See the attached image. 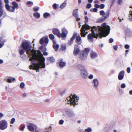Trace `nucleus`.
Here are the masks:
<instances>
[{
	"mask_svg": "<svg viewBox=\"0 0 132 132\" xmlns=\"http://www.w3.org/2000/svg\"><path fill=\"white\" fill-rule=\"evenodd\" d=\"M106 23H103L101 26H95L92 27V34L94 37H97L100 36V38L102 37H105L108 35L110 33V27L109 26L106 25Z\"/></svg>",
	"mask_w": 132,
	"mask_h": 132,
	"instance_id": "nucleus-2",
	"label": "nucleus"
},
{
	"mask_svg": "<svg viewBox=\"0 0 132 132\" xmlns=\"http://www.w3.org/2000/svg\"><path fill=\"white\" fill-rule=\"evenodd\" d=\"M92 84L93 85L94 87L95 88H97L99 82L97 79H93Z\"/></svg>",
	"mask_w": 132,
	"mask_h": 132,
	"instance_id": "nucleus-20",
	"label": "nucleus"
},
{
	"mask_svg": "<svg viewBox=\"0 0 132 132\" xmlns=\"http://www.w3.org/2000/svg\"><path fill=\"white\" fill-rule=\"evenodd\" d=\"M15 80V78H13L12 77H10L7 79V81L8 83H11Z\"/></svg>",
	"mask_w": 132,
	"mask_h": 132,
	"instance_id": "nucleus-27",
	"label": "nucleus"
},
{
	"mask_svg": "<svg viewBox=\"0 0 132 132\" xmlns=\"http://www.w3.org/2000/svg\"><path fill=\"white\" fill-rule=\"evenodd\" d=\"M85 131V132H90L92 131V129L88 127L87 129H86Z\"/></svg>",
	"mask_w": 132,
	"mask_h": 132,
	"instance_id": "nucleus-37",
	"label": "nucleus"
},
{
	"mask_svg": "<svg viewBox=\"0 0 132 132\" xmlns=\"http://www.w3.org/2000/svg\"><path fill=\"white\" fill-rule=\"evenodd\" d=\"M48 61H50L51 62H53L55 61V59L53 57H48L47 58Z\"/></svg>",
	"mask_w": 132,
	"mask_h": 132,
	"instance_id": "nucleus-30",
	"label": "nucleus"
},
{
	"mask_svg": "<svg viewBox=\"0 0 132 132\" xmlns=\"http://www.w3.org/2000/svg\"><path fill=\"white\" fill-rule=\"evenodd\" d=\"M76 42L78 45H80L81 43V38L79 35L76 36Z\"/></svg>",
	"mask_w": 132,
	"mask_h": 132,
	"instance_id": "nucleus-22",
	"label": "nucleus"
},
{
	"mask_svg": "<svg viewBox=\"0 0 132 132\" xmlns=\"http://www.w3.org/2000/svg\"><path fill=\"white\" fill-rule=\"evenodd\" d=\"M8 123L5 120H2L0 121V129L3 130L6 129L8 127Z\"/></svg>",
	"mask_w": 132,
	"mask_h": 132,
	"instance_id": "nucleus-8",
	"label": "nucleus"
},
{
	"mask_svg": "<svg viewBox=\"0 0 132 132\" xmlns=\"http://www.w3.org/2000/svg\"><path fill=\"white\" fill-rule=\"evenodd\" d=\"M87 55H86V54L84 53L81 52V54L79 56V58L82 60H85L87 57Z\"/></svg>",
	"mask_w": 132,
	"mask_h": 132,
	"instance_id": "nucleus-23",
	"label": "nucleus"
},
{
	"mask_svg": "<svg viewBox=\"0 0 132 132\" xmlns=\"http://www.w3.org/2000/svg\"><path fill=\"white\" fill-rule=\"evenodd\" d=\"M109 42L110 43H112L113 41V39L112 38H110L109 40Z\"/></svg>",
	"mask_w": 132,
	"mask_h": 132,
	"instance_id": "nucleus-58",
	"label": "nucleus"
},
{
	"mask_svg": "<svg viewBox=\"0 0 132 132\" xmlns=\"http://www.w3.org/2000/svg\"><path fill=\"white\" fill-rule=\"evenodd\" d=\"M92 27L90 26L88 24H87L86 23L84 25H83L81 29V37H85L86 35L88 34L87 32H85V29L86 30H89L91 28L92 29Z\"/></svg>",
	"mask_w": 132,
	"mask_h": 132,
	"instance_id": "nucleus-5",
	"label": "nucleus"
},
{
	"mask_svg": "<svg viewBox=\"0 0 132 132\" xmlns=\"http://www.w3.org/2000/svg\"><path fill=\"white\" fill-rule=\"evenodd\" d=\"M65 93V91L64 90L62 92H61V96H63L64 94Z\"/></svg>",
	"mask_w": 132,
	"mask_h": 132,
	"instance_id": "nucleus-59",
	"label": "nucleus"
},
{
	"mask_svg": "<svg viewBox=\"0 0 132 132\" xmlns=\"http://www.w3.org/2000/svg\"><path fill=\"white\" fill-rule=\"evenodd\" d=\"M67 4L65 1L62 3L60 6V8H64L66 6Z\"/></svg>",
	"mask_w": 132,
	"mask_h": 132,
	"instance_id": "nucleus-32",
	"label": "nucleus"
},
{
	"mask_svg": "<svg viewBox=\"0 0 132 132\" xmlns=\"http://www.w3.org/2000/svg\"><path fill=\"white\" fill-rule=\"evenodd\" d=\"M105 6L104 4H101L100 5L97 4H94L95 8H104Z\"/></svg>",
	"mask_w": 132,
	"mask_h": 132,
	"instance_id": "nucleus-21",
	"label": "nucleus"
},
{
	"mask_svg": "<svg viewBox=\"0 0 132 132\" xmlns=\"http://www.w3.org/2000/svg\"><path fill=\"white\" fill-rule=\"evenodd\" d=\"M12 4L13 6H11V7L12 8H17L18 5L17 2L15 1H13L12 2Z\"/></svg>",
	"mask_w": 132,
	"mask_h": 132,
	"instance_id": "nucleus-24",
	"label": "nucleus"
},
{
	"mask_svg": "<svg viewBox=\"0 0 132 132\" xmlns=\"http://www.w3.org/2000/svg\"><path fill=\"white\" fill-rule=\"evenodd\" d=\"M115 0H110V4L108 6V7L109 8H111L113 7L112 6L113 5Z\"/></svg>",
	"mask_w": 132,
	"mask_h": 132,
	"instance_id": "nucleus-25",
	"label": "nucleus"
},
{
	"mask_svg": "<svg viewBox=\"0 0 132 132\" xmlns=\"http://www.w3.org/2000/svg\"><path fill=\"white\" fill-rule=\"evenodd\" d=\"M90 50V49L88 48H86L85 49L84 51H82V52L84 53L85 54H86V55H87L88 53Z\"/></svg>",
	"mask_w": 132,
	"mask_h": 132,
	"instance_id": "nucleus-29",
	"label": "nucleus"
},
{
	"mask_svg": "<svg viewBox=\"0 0 132 132\" xmlns=\"http://www.w3.org/2000/svg\"><path fill=\"white\" fill-rule=\"evenodd\" d=\"M49 37L51 40L54 39L55 38L54 36L52 34L49 35Z\"/></svg>",
	"mask_w": 132,
	"mask_h": 132,
	"instance_id": "nucleus-38",
	"label": "nucleus"
},
{
	"mask_svg": "<svg viewBox=\"0 0 132 132\" xmlns=\"http://www.w3.org/2000/svg\"><path fill=\"white\" fill-rule=\"evenodd\" d=\"M7 11L10 12H13L14 11V9H7Z\"/></svg>",
	"mask_w": 132,
	"mask_h": 132,
	"instance_id": "nucleus-51",
	"label": "nucleus"
},
{
	"mask_svg": "<svg viewBox=\"0 0 132 132\" xmlns=\"http://www.w3.org/2000/svg\"><path fill=\"white\" fill-rule=\"evenodd\" d=\"M20 53L21 56V57H23V54L24 53V50H25V43L23 42L21 46L19 48Z\"/></svg>",
	"mask_w": 132,
	"mask_h": 132,
	"instance_id": "nucleus-11",
	"label": "nucleus"
},
{
	"mask_svg": "<svg viewBox=\"0 0 132 132\" xmlns=\"http://www.w3.org/2000/svg\"><path fill=\"white\" fill-rule=\"evenodd\" d=\"M85 23H87L88 22V18L87 16H86L85 17Z\"/></svg>",
	"mask_w": 132,
	"mask_h": 132,
	"instance_id": "nucleus-49",
	"label": "nucleus"
},
{
	"mask_svg": "<svg viewBox=\"0 0 132 132\" xmlns=\"http://www.w3.org/2000/svg\"><path fill=\"white\" fill-rule=\"evenodd\" d=\"M129 15L128 17V19L129 20L132 21V10L129 11Z\"/></svg>",
	"mask_w": 132,
	"mask_h": 132,
	"instance_id": "nucleus-31",
	"label": "nucleus"
},
{
	"mask_svg": "<svg viewBox=\"0 0 132 132\" xmlns=\"http://www.w3.org/2000/svg\"><path fill=\"white\" fill-rule=\"evenodd\" d=\"M50 16V14L47 12L44 13L43 14V17L45 18H47L48 16Z\"/></svg>",
	"mask_w": 132,
	"mask_h": 132,
	"instance_id": "nucleus-33",
	"label": "nucleus"
},
{
	"mask_svg": "<svg viewBox=\"0 0 132 132\" xmlns=\"http://www.w3.org/2000/svg\"><path fill=\"white\" fill-rule=\"evenodd\" d=\"M92 6V4L89 3H87L86 6V8H90Z\"/></svg>",
	"mask_w": 132,
	"mask_h": 132,
	"instance_id": "nucleus-41",
	"label": "nucleus"
},
{
	"mask_svg": "<svg viewBox=\"0 0 132 132\" xmlns=\"http://www.w3.org/2000/svg\"><path fill=\"white\" fill-rule=\"evenodd\" d=\"M78 46L77 45L75 46L73 51V54L75 55H77L80 52V50L78 48Z\"/></svg>",
	"mask_w": 132,
	"mask_h": 132,
	"instance_id": "nucleus-17",
	"label": "nucleus"
},
{
	"mask_svg": "<svg viewBox=\"0 0 132 132\" xmlns=\"http://www.w3.org/2000/svg\"><path fill=\"white\" fill-rule=\"evenodd\" d=\"M43 55L47 56L48 55V53L46 52H44L43 53Z\"/></svg>",
	"mask_w": 132,
	"mask_h": 132,
	"instance_id": "nucleus-57",
	"label": "nucleus"
},
{
	"mask_svg": "<svg viewBox=\"0 0 132 132\" xmlns=\"http://www.w3.org/2000/svg\"><path fill=\"white\" fill-rule=\"evenodd\" d=\"M26 4L29 6H31L33 5V2L30 1H28L26 3Z\"/></svg>",
	"mask_w": 132,
	"mask_h": 132,
	"instance_id": "nucleus-35",
	"label": "nucleus"
},
{
	"mask_svg": "<svg viewBox=\"0 0 132 132\" xmlns=\"http://www.w3.org/2000/svg\"><path fill=\"white\" fill-rule=\"evenodd\" d=\"M3 11L2 9H0V16H1L2 14Z\"/></svg>",
	"mask_w": 132,
	"mask_h": 132,
	"instance_id": "nucleus-60",
	"label": "nucleus"
},
{
	"mask_svg": "<svg viewBox=\"0 0 132 132\" xmlns=\"http://www.w3.org/2000/svg\"><path fill=\"white\" fill-rule=\"evenodd\" d=\"M49 40L47 37H46L44 39V42L45 43L47 44L48 43Z\"/></svg>",
	"mask_w": 132,
	"mask_h": 132,
	"instance_id": "nucleus-40",
	"label": "nucleus"
},
{
	"mask_svg": "<svg viewBox=\"0 0 132 132\" xmlns=\"http://www.w3.org/2000/svg\"><path fill=\"white\" fill-rule=\"evenodd\" d=\"M52 31L53 33L58 37L59 38L61 37L60 31L57 28H55Z\"/></svg>",
	"mask_w": 132,
	"mask_h": 132,
	"instance_id": "nucleus-13",
	"label": "nucleus"
},
{
	"mask_svg": "<svg viewBox=\"0 0 132 132\" xmlns=\"http://www.w3.org/2000/svg\"><path fill=\"white\" fill-rule=\"evenodd\" d=\"M64 122V121L63 120H60L59 123L60 125H62Z\"/></svg>",
	"mask_w": 132,
	"mask_h": 132,
	"instance_id": "nucleus-48",
	"label": "nucleus"
},
{
	"mask_svg": "<svg viewBox=\"0 0 132 132\" xmlns=\"http://www.w3.org/2000/svg\"><path fill=\"white\" fill-rule=\"evenodd\" d=\"M122 2V0H118L117 1V3L119 5H120Z\"/></svg>",
	"mask_w": 132,
	"mask_h": 132,
	"instance_id": "nucleus-53",
	"label": "nucleus"
},
{
	"mask_svg": "<svg viewBox=\"0 0 132 132\" xmlns=\"http://www.w3.org/2000/svg\"><path fill=\"white\" fill-rule=\"evenodd\" d=\"M65 112L67 115L68 117L73 118L75 117V114L72 110L67 109L65 110Z\"/></svg>",
	"mask_w": 132,
	"mask_h": 132,
	"instance_id": "nucleus-9",
	"label": "nucleus"
},
{
	"mask_svg": "<svg viewBox=\"0 0 132 132\" xmlns=\"http://www.w3.org/2000/svg\"><path fill=\"white\" fill-rule=\"evenodd\" d=\"M61 48L62 50H65L66 48V46L65 45H62L61 46Z\"/></svg>",
	"mask_w": 132,
	"mask_h": 132,
	"instance_id": "nucleus-42",
	"label": "nucleus"
},
{
	"mask_svg": "<svg viewBox=\"0 0 132 132\" xmlns=\"http://www.w3.org/2000/svg\"><path fill=\"white\" fill-rule=\"evenodd\" d=\"M68 31L64 27L62 29V34H61V37L64 38L68 34Z\"/></svg>",
	"mask_w": 132,
	"mask_h": 132,
	"instance_id": "nucleus-12",
	"label": "nucleus"
},
{
	"mask_svg": "<svg viewBox=\"0 0 132 132\" xmlns=\"http://www.w3.org/2000/svg\"><path fill=\"white\" fill-rule=\"evenodd\" d=\"M79 97L75 94H71L69 97L67 98L65 101L67 104H69L71 105H73V106L78 104Z\"/></svg>",
	"mask_w": 132,
	"mask_h": 132,
	"instance_id": "nucleus-3",
	"label": "nucleus"
},
{
	"mask_svg": "<svg viewBox=\"0 0 132 132\" xmlns=\"http://www.w3.org/2000/svg\"><path fill=\"white\" fill-rule=\"evenodd\" d=\"M5 7L6 8H10L11 7V6H10L8 3L5 4Z\"/></svg>",
	"mask_w": 132,
	"mask_h": 132,
	"instance_id": "nucleus-44",
	"label": "nucleus"
},
{
	"mask_svg": "<svg viewBox=\"0 0 132 132\" xmlns=\"http://www.w3.org/2000/svg\"><path fill=\"white\" fill-rule=\"evenodd\" d=\"M44 38H42L39 41V43L41 44H43L44 42Z\"/></svg>",
	"mask_w": 132,
	"mask_h": 132,
	"instance_id": "nucleus-39",
	"label": "nucleus"
},
{
	"mask_svg": "<svg viewBox=\"0 0 132 132\" xmlns=\"http://www.w3.org/2000/svg\"><path fill=\"white\" fill-rule=\"evenodd\" d=\"M4 2L6 4L8 3H9V0H4Z\"/></svg>",
	"mask_w": 132,
	"mask_h": 132,
	"instance_id": "nucleus-63",
	"label": "nucleus"
},
{
	"mask_svg": "<svg viewBox=\"0 0 132 132\" xmlns=\"http://www.w3.org/2000/svg\"><path fill=\"white\" fill-rule=\"evenodd\" d=\"M119 93L120 94H122V89H119Z\"/></svg>",
	"mask_w": 132,
	"mask_h": 132,
	"instance_id": "nucleus-64",
	"label": "nucleus"
},
{
	"mask_svg": "<svg viewBox=\"0 0 132 132\" xmlns=\"http://www.w3.org/2000/svg\"><path fill=\"white\" fill-rule=\"evenodd\" d=\"M92 9H90V11L91 12L93 11L94 12H96L97 11V9H93V10Z\"/></svg>",
	"mask_w": 132,
	"mask_h": 132,
	"instance_id": "nucleus-52",
	"label": "nucleus"
},
{
	"mask_svg": "<svg viewBox=\"0 0 132 132\" xmlns=\"http://www.w3.org/2000/svg\"><path fill=\"white\" fill-rule=\"evenodd\" d=\"M37 52L38 55H37L36 50H32V54L31 55V57L30 59V61L32 62V64L29 67L30 69L35 70L36 71L38 72L40 68H45V59L39 50H38Z\"/></svg>",
	"mask_w": 132,
	"mask_h": 132,
	"instance_id": "nucleus-1",
	"label": "nucleus"
},
{
	"mask_svg": "<svg viewBox=\"0 0 132 132\" xmlns=\"http://www.w3.org/2000/svg\"><path fill=\"white\" fill-rule=\"evenodd\" d=\"M90 57L91 59H94L96 58L97 56V54L95 51L91 50L90 52Z\"/></svg>",
	"mask_w": 132,
	"mask_h": 132,
	"instance_id": "nucleus-14",
	"label": "nucleus"
},
{
	"mask_svg": "<svg viewBox=\"0 0 132 132\" xmlns=\"http://www.w3.org/2000/svg\"><path fill=\"white\" fill-rule=\"evenodd\" d=\"M109 11H108L107 12L105 13L104 16H103L101 18L98 19L97 20V21L100 22H103L109 16Z\"/></svg>",
	"mask_w": 132,
	"mask_h": 132,
	"instance_id": "nucleus-10",
	"label": "nucleus"
},
{
	"mask_svg": "<svg viewBox=\"0 0 132 132\" xmlns=\"http://www.w3.org/2000/svg\"><path fill=\"white\" fill-rule=\"evenodd\" d=\"M53 46L55 51H57L59 47V46L58 44H53Z\"/></svg>",
	"mask_w": 132,
	"mask_h": 132,
	"instance_id": "nucleus-28",
	"label": "nucleus"
},
{
	"mask_svg": "<svg viewBox=\"0 0 132 132\" xmlns=\"http://www.w3.org/2000/svg\"><path fill=\"white\" fill-rule=\"evenodd\" d=\"M100 14L101 15L104 16L103 15H104L105 14V12H104L103 10H101L100 11Z\"/></svg>",
	"mask_w": 132,
	"mask_h": 132,
	"instance_id": "nucleus-45",
	"label": "nucleus"
},
{
	"mask_svg": "<svg viewBox=\"0 0 132 132\" xmlns=\"http://www.w3.org/2000/svg\"><path fill=\"white\" fill-rule=\"evenodd\" d=\"M79 69L81 76L83 78H87L88 77V73L84 67L82 65H80Z\"/></svg>",
	"mask_w": 132,
	"mask_h": 132,
	"instance_id": "nucleus-6",
	"label": "nucleus"
},
{
	"mask_svg": "<svg viewBox=\"0 0 132 132\" xmlns=\"http://www.w3.org/2000/svg\"><path fill=\"white\" fill-rule=\"evenodd\" d=\"M34 16L37 19L40 18V13H34L33 14Z\"/></svg>",
	"mask_w": 132,
	"mask_h": 132,
	"instance_id": "nucleus-26",
	"label": "nucleus"
},
{
	"mask_svg": "<svg viewBox=\"0 0 132 132\" xmlns=\"http://www.w3.org/2000/svg\"><path fill=\"white\" fill-rule=\"evenodd\" d=\"M32 46L30 42L28 40H25V52L28 55L31 56L32 53V50H31Z\"/></svg>",
	"mask_w": 132,
	"mask_h": 132,
	"instance_id": "nucleus-4",
	"label": "nucleus"
},
{
	"mask_svg": "<svg viewBox=\"0 0 132 132\" xmlns=\"http://www.w3.org/2000/svg\"><path fill=\"white\" fill-rule=\"evenodd\" d=\"M24 85L23 82H21L20 85V87L21 88H23L24 87Z\"/></svg>",
	"mask_w": 132,
	"mask_h": 132,
	"instance_id": "nucleus-43",
	"label": "nucleus"
},
{
	"mask_svg": "<svg viewBox=\"0 0 132 132\" xmlns=\"http://www.w3.org/2000/svg\"><path fill=\"white\" fill-rule=\"evenodd\" d=\"M77 35V33L76 32H74L72 37L71 38L70 40L69 41L68 44L70 45H71L73 43V41L75 39Z\"/></svg>",
	"mask_w": 132,
	"mask_h": 132,
	"instance_id": "nucleus-15",
	"label": "nucleus"
},
{
	"mask_svg": "<svg viewBox=\"0 0 132 132\" xmlns=\"http://www.w3.org/2000/svg\"><path fill=\"white\" fill-rule=\"evenodd\" d=\"M118 48V46L117 45H115L113 46V48L115 50H117Z\"/></svg>",
	"mask_w": 132,
	"mask_h": 132,
	"instance_id": "nucleus-61",
	"label": "nucleus"
},
{
	"mask_svg": "<svg viewBox=\"0 0 132 132\" xmlns=\"http://www.w3.org/2000/svg\"><path fill=\"white\" fill-rule=\"evenodd\" d=\"M93 75L91 74L90 75L88 76V78L90 79H91L93 78Z\"/></svg>",
	"mask_w": 132,
	"mask_h": 132,
	"instance_id": "nucleus-56",
	"label": "nucleus"
},
{
	"mask_svg": "<svg viewBox=\"0 0 132 132\" xmlns=\"http://www.w3.org/2000/svg\"><path fill=\"white\" fill-rule=\"evenodd\" d=\"M26 124L28 129L29 130L31 131H34V132H38V130L37 129V127L33 124L27 122Z\"/></svg>",
	"mask_w": 132,
	"mask_h": 132,
	"instance_id": "nucleus-7",
	"label": "nucleus"
},
{
	"mask_svg": "<svg viewBox=\"0 0 132 132\" xmlns=\"http://www.w3.org/2000/svg\"><path fill=\"white\" fill-rule=\"evenodd\" d=\"M127 71L128 73H130V67H128L127 68Z\"/></svg>",
	"mask_w": 132,
	"mask_h": 132,
	"instance_id": "nucleus-54",
	"label": "nucleus"
},
{
	"mask_svg": "<svg viewBox=\"0 0 132 132\" xmlns=\"http://www.w3.org/2000/svg\"><path fill=\"white\" fill-rule=\"evenodd\" d=\"M125 48L127 49H128L129 48V46L128 44H126L125 46Z\"/></svg>",
	"mask_w": 132,
	"mask_h": 132,
	"instance_id": "nucleus-55",
	"label": "nucleus"
},
{
	"mask_svg": "<svg viewBox=\"0 0 132 132\" xmlns=\"http://www.w3.org/2000/svg\"><path fill=\"white\" fill-rule=\"evenodd\" d=\"M4 7V4L3 3L2 0H0V8H3Z\"/></svg>",
	"mask_w": 132,
	"mask_h": 132,
	"instance_id": "nucleus-36",
	"label": "nucleus"
},
{
	"mask_svg": "<svg viewBox=\"0 0 132 132\" xmlns=\"http://www.w3.org/2000/svg\"><path fill=\"white\" fill-rule=\"evenodd\" d=\"M78 9H75L73 11V15L76 19V21H78L80 20V19L78 18Z\"/></svg>",
	"mask_w": 132,
	"mask_h": 132,
	"instance_id": "nucleus-18",
	"label": "nucleus"
},
{
	"mask_svg": "<svg viewBox=\"0 0 132 132\" xmlns=\"http://www.w3.org/2000/svg\"><path fill=\"white\" fill-rule=\"evenodd\" d=\"M91 31H92V34H91L90 33L89 34H88L87 37H88V40L90 42H93L94 41V39L93 38V37L94 38H95L96 39L98 37H99L100 38V36H98L97 37H94L92 33V29L91 30Z\"/></svg>",
	"mask_w": 132,
	"mask_h": 132,
	"instance_id": "nucleus-16",
	"label": "nucleus"
},
{
	"mask_svg": "<svg viewBox=\"0 0 132 132\" xmlns=\"http://www.w3.org/2000/svg\"><path fill=\"white\" fill-rule=\"evenodd\" d=\"M126 87V85L125 84H122L121 85V87L122 88H124Z\"/></svg>",
	"mask_w": 132,
	"mask_h": 132,
	"instance_id": "nucleus-47",
	"label": "nucleus"
},
{
	"mask_svg": "<svg viewBox=\"0 0 132 132\" xmlns=\"http://www.w3.org/2000/svg\"><path fill=\"white\" fill-rule=\"evenodd\" d=\"M66 63L64 62L60 61V62L59 65L60 67H63L65 66Z\"/></svg>",
	"mask_w": 132,
	"mask_h": 132,
	"instance_id": "nucleus-34",
	"label": "nucleus"
},
{
	"mask_svg": "<svg viewBox=\"0 0 132 132\" xmlns=\"http://www.w3.org/2000/svg\"><path fill=\"white\" fill-rule=\"evenodd\" d=\"M15 119L14 118H12L11 121H10V123H11L12 124H13L15 122Z\"/></svg>",
	"mask_w": 132,
	"mask_h": 132,
	"instance_id": "nucleus-46",
	"label": "nucleus"
},
{
	"mask_svg": "<svg viewBox=\"0 0 132 132\" xmlns=\"http://www.w3.org/2000/svg\"><path fill=\"white\" fill-rule=\"evenodd\" d=\"M25 127L24 126H22L20 129V130L22 131H23L24 130Z\"/></svg>",
	"mask_w": 132,
	"mask_h": 132,
	"instance_id": "nucleus-62",
	"label": "nucleus"
},
{
	"mask_svg": "<svg viewBox=\"0 0 132 132\" xmlns=\"http://www.w3.org/2000/svg\"><path fill=\"white\" fill-rule=\"evenodd\" d=\"M57 4L56 3H54L52 5L53 8H57Z\"/></svg>",
	"mask_w": 132,
	"mask_h": 132,
	"instance_id": "nucleus-50",
	"label": "nucleus"
},
{
	"mask_svg": "<svg viewBox=\"0 0 132 132\" xmlns=\"http://www.w3.org/2000/svg\"><path fill=\"white\" fill-rule=\"evenodd\" d=\"M124 73L125 72L123 70H122L119 72L118 76V79L119 80H121L123 79Z\"/></svg>",
	"mask_w": 132,
	"mask_h": 132,
	"instance_id": "nucleus-19",
	"label": "nucleus"
}]
</instances>
